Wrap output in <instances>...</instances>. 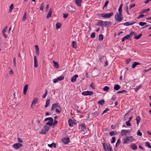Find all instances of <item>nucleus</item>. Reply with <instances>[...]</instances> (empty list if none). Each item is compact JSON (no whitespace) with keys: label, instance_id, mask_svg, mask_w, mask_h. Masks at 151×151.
Listing matches in <instances>:
<instances>
[{"label":"nucleus","instance_id":"3c124183","mask_svg":"<svg viewBox=\"0 0 151 151\" xmlns=\"http://www.w3.org/2000/svg\"><path fill=\"white\" fill-rule=\"evenodd\" d=\"M126 125L128 127L130 126L131 125V123H130V121H127L126 122Z\"/></svg>","mask_w":151,"mask_h":151},{"label":"nucleus","instance_id":"338daca9","mask_svg":"<svg viewBox=\"0 0 151 151\" xmlns=\"http://www.w3.org/2000/svg\"><path fill=\"white\" fill-rule=\"evenodd\" d=\"M43 4V3H42L40 7V10H42V11H43V9L44 7Z\"/></svg>","mask_w":151,"mask_h":151},{"label":"nucleus","instance_id":"864d4df0","mask_svg":"<svg viewBox=\"0 0 151 151\" xmlns=\"http://www.w3.org/2000/svg\"><path fill=\"white\" fill-rule=\"evenodd\" d=\"M146 24V23L142 22H140L139 23V25L141 26H143Z\"/></svg>","mask_w":151,"mask_h":151},{"label":"nucleus","instance_id":"de8ad7c7","mask_svg":"<svg viewBox=\"0 0 151 151\" xmlns=\"http://www.w3.org/2000/svg\"><path fill=\"white\" fill-rule=\"evenodd\" d=\"M109 3V1H107L105 3L104 6L103 7V9H104V8H106L108 4Z\"/></svg>","mask_w":151,"mask_h":151},{"label":"nucleus","instance_id":"e2e57ef3","mask_svg":"<svg viewBox=\"0 0 151 151\" xmlns=\"http://www.w3.org/2000/svg\"><path fill=\"white\" fill-rule=\"evenodd\" d=\"M53 82L54 83H57L58 81H59L58 79V78H56L54 79L53 80Z\"/></svg>","mask_w":151,"mask_h":151},{"label":"nucleus","instance_id":"a18cd8bd","mask_svg":"<svg viewBox=\"0 0 151 151\" xmlns=\"http://www.w3.org/2000/svg\"><path fill=\"white\" fill-rule=\"evenodd\" d=\"M47 120H49V121H53V119L52 117H48L45 119L44 120V121H47Z\"/></svg>","mask_w":151,"mask_h":151},{"label":"nucleus","instance_id":"4468645a","mask_svg":"<svg viewBox=\"0 0 151 151\" xmlns=\"http://www.w3.org/2000/svg\"><path fill=\"white\" fill-rule=\"evenodd\" d=\"M110 23L111 22L109 21H104V26L106 27H108V25H109Z\"/></svg>","mask_w":151,"mask_h":151},{"label":"nucleus","instance_id":"69168bd1","mask_svg":"<svg viewBox=\"0 0 151 151\" xmlns=\"http://www.w3.org/2000/svg\"><path fill=\"white\" fill-rule=\"evenodd\" d=\"M18 142L19 143H22L23 142V141L22 139H20L19 137H18Z\"/></svg>","mask_w":151,"mask_h":151},{"label":"nucleus","instance_id":"4c0bfd02","mask_svg":"<svg viewBox=\"0 0 151 151\" xmlns=\"http://www.w3.org/2000/svg\"><path fill=\"white\" fill-rule=\"evenodd\" d=\"M145 146L149 148H151V146L150 145V143L148 142H145Z\"/></svg>","mask_w":151,"mask_h":151},{"label":"nucleus","instance_id":"4d7b16f0","mask_svg":"<svg viewBox=\"0 0 151 151\" xmlns=\"http://www.w3.org/2000/svg\"><path fill=\"white\" fill-rule=\"evenodd\" d=\"M7 30V27H6L4 28L2 31V33H5Z\"/></svg>","mask_w":151,"mask_h":151},{"label":"nucleus","instance_id":"f257e3e1","mask_svg":"<svg viewBox=\"0 0 151 151\" xmlns=\"http://www.w3.org/2000/svg\"><path fill=\"white\" fill-rule=\"evenodd\" d=\"M134 140V139L132 136H127L126 138L123 139V143L124 144H126L128 143V142H132Z\"/></svg>","mask_w":151,"mask_h":151},{"label":"nucleus","instance_id":"58836bf2","mask_svg":"<svg viewBox=\"0 0 151 151\" xmlns=\"http://www.w3.org/2000/svg\"><path fill=\"white\" fill-rule=\"evenodd\" d=\"M105 101L103 99L101 100L100 101H98V104H100V105H102V104H104V103Z\"/></svg>","mask_w":151,"mask_h":151},{"label":"nucleus","instance_id":"052dcab7","mask_svg":"<svg viewBox=\"0 0 151 151\" xmlns=\"http://www.w3.org/2000/svg\"><path fill=\"white\" fill-rule=\"evenodd\" d=\"M144 17V15L143 14L139 15L137 17V19H139L142 18H143Z\"/></svg>","mask_w":151,"mask_h":151},{"label":"nucleus","instance_id":"f704fd0d","mask_svg":"<svg viewBox=\"0 0 151 151\" xmlns=\"http://www.w3.org/2000/svg\"><path fill=\"white\" fill-rule=\"evenodd\" d=\"M77 42L75 41H73L72 43V45L73 48H76Z\"/></svg>","mask_w":151,"mask_h":151},{"label":"nucleus","instance_id":"6ab92c4d","mask_svg":"<svg viewBox=\"0 0 151 151\" xmlns=\"http://www.w3.org/2000/svg\"><path fill=\"white\" fill-rule=\"evenodd\" d=\"M140 64V63H139L137 62H134L132 65V68H134L137 65H139Z\"/></svg>","mask_w":151,"mask_h":151},{"label":"nucleus","instance_id":"603ef678","mask_svg":"<svg viewBox=\"0 0 151 151\" xmlns=\"http://www.w3.org/2000/svg\"><path fill=\"white\" fill-rule=\"evenodd\" d=\"M58 78L59 81H61L64 79V76H62L58 77Z\"/></svg>","mask_w":151,"mask_h":151},{"label":"nucleus","instance_id":"6e6552de","mask_svg":"<svg viewBox=\"0 0 151 151\" xmlns=\"http://www.w3.org/2000/svg\"><path fill=\"white\" fill-rule=\"evenodd\" d=\"M62 141L65 144H68L70 142V139L68 137H64L62 139Z\"/></svg>","mask_w":151,"mask_h":151},{"label":"nucleus","instance_id":"6e6d98bb","mask_svg":"<svg viewBox=\"0 0 151 151\" xmlns=\"http://www.w3.org/2000/svg\"><path fill=\"white\" fill-rule=\"evenodd\" d=\"M112 140L111 141V143H113L115 142V138L114 137H113L112 138Z\"/></svg>","mask_w":151,"mask_h":151},{"label":"nucleus","instance_id":"72a5a7b5","mask_svg":"<svg viewBox=\"0 0 151 151\" xmlns=\"http://www.w3.org/2000/svg\"><path fill=\"white\" fill-rule=\"evenodd\" d=\"M104 39V37L102 35H99V41H102Z\"/></svg>","mask_w":151,"mask_h":151},{"label":"nucleus","instance_id":"1a4fd4ad","mask_svg":"<svg viewBox=\"0 0 151 151\" xmlns=\"http://www.w3.org/2000/svg\"><path fill=\"white\" fill-rule=\"evenodd\" d=\"M68 122L69 125L70 127H73L74 125L76 124V123L71 119H69Z\"/></svg>","mask_w":151,"mask_h":151},{"label":"nucleus","instance_id":"09e8293b","mask_svg":"<svg viewBox=\"0 0 151 151\" xmlns=\"http://www.w3.org/2000/svg\"><path fill=\"white\" fill-rule=\"evenodd\" d=\"M136 33L134 32H131L129 36V37H131L132 35H136Z\"/></svg>","mask_w":151,"mask_h":151},{"label":"nucleus","instance_id":"412c9836","mask_svg":"<svg viewBox=\"0 0 151 151\" xmlns=\"http://www.w3.org/2000/svg\"><path fill=\"white\" fill-rule=\"evenodd\" d=\"M141 118L139 116H138L137 117L136 120L137 122V126L139 125V124L140 122Z\"/></svg>","mask_w":151,"mask_h":151},{"label":"nucleus","instance_id":"5701e85b","mask_svg":"<svg viewBox=\"0 0 151 151\" xmlns=\"http://www.w3.org/2000/svg\"><path fill=\"white\" fill-rule=\"evenodd\" d=\"M52 106L54 108L56 107H58V108H60V109H61V108L60 107V106L58 103H56L52 104Z\"/></svg>","mask_w":151,"mask_h":151},{"label":"nucleus","instance_id":"bb28decb","mask_svg":"<svg viewBox=\"0 0 151 151\" xmlns=\"http://www.w3.org/2000/svg\"><path fill=\"white\" fill-rule=\"evenodd\" d=\"M120 86L118 84L114 85V89L116 90H118L120 88Z\"/></svg>","mask_w":151,"mask_h":151},{"label":"nucleus","instance_id":"c85d7f7f","mask_svg":"<svg viewBox=\"0 0 151 151\" xmlns=\"http://www.w3.org/2000/svg\"><path fill=\"white\" fill-rule=\"evenodd\" d=\"M142 34L140 33L138 36H135L134 37V38L137 40H138L142 36Z\"/></svg>","mask_w":151,"mask_h":151},{"label":"nucleus","instance_id":"8fccbe9b","mask_svg":"<svg viewBox=\"0 0 151 151\" xmlns=\"http://www.w3.org/2000/svg\"><path fill=\"white\" fill-rule=\"evenodd\" d=\"M53 122V121H50L47 122V123L46 124V125H49L51 126L52 125Z\"/></svg>","mask_w":151,"mask_h":151},{"label":"nucleus","instance_id":"dca6fc26","mask_svg":"<svg viewBox=\"0 0 151 151\" xmlns=\"http://www.w3.org/2000/svg\"><path fill=\"white\" fill-rule=\"evenodd\" d=\"M28 88V85H25L24 87L23 90V93L25 95L26 93L27 89Z\"/></svg>","mask_w":151,"mask_h":151},{"label":"nucleus","instance_id":"2eb2a0df","mask_svg":"<svg viewBox=\"0 0 151 151\" xmlns=\"http://www.w3.org/2000/svg\"><path fill=\"white\" fill-rule=\"evenodd\" d=\"M103 23L104 21H103L101 20H99L98 22L96 24V25L99 26H101L103 27H104Z\"/></svg>","mask_w":151,"mask_h":151},{"label":"nucleus","instance_id":"e433bc0d","mask_svg":"<svg viewBox=\"0 0 151 151\" xmlns=\"http://www.w3.org/2000/svg\"><path fill=\"white\" fill-rule=\"evenodd\" d=\"M47 131L45 130L42 129L40 133L41 134H46Z\"/></svg>","mask_w":151,"mask_h":151},{"label":"nucleus","instance_id":"f8f14e48","mask_svg":"<svg viewBox=\"0 0 151 151\" xmlns=\"http://www.w3.org/2000/svg\"><path fill=\"white\" fill-rule=\"evenodd\" d=\"M119 133V131L118 132L116 131H111L110 132L109 134L111 136H112L114 135H117Z\"/></svg>","mask_w":151,"mask_h":151},{"label":"nucleus","instance_id":"a211bd4d","mask_svg":"<svg viewBox=\"0 0 151 151\" xmlns=\"http://www.w3.org/2000/svg\"><path fill=\"white\" fill-rule=\"evenodd\" d=\"M82 0H76L75 1V3L79 6H81V2Z\"/></svg>","mask_w":151,"mask_h":151},{"label":"nucleus","instance_id":"7ed1b4c3","mask_svg":"<svg viewBox=\"0 0 151 151\" xmlns=\"http://www.w3.org/2000/svg\"><path fill=\"white\" fill-rule=\"evenodd\" d=\"M114 19L117 22H121L123 19L122 15V14H120L119 15L117 12L115 16Z\"/></svg>","mask_w":151,"mask_h":151},{"label":"nucleus","instance_id":"9b49d317","mask_svg":"<svg viewBox=\"0 0 151 151\" xmlns=\"http://www.w3.org/2000/svg\"><path fill=\"white\" fill-rule=\"evenodd\" d=\"M78 77V75L76 74L73 76L71 78V81L72 82H75L76 81V78Z\"/></svg>","mask_w":151,"mask_h":151},{"label":"nucleus","instance_id":"39448f33","mask_svg":"<svg viewBox=\"0 0 151 151\" xmlns=\"http://www.w3.org/2000/svg\"><path fill=\"white\" fill-rule=\"evenodd\" d=\"M79 126H81V131L84 133L86 131V125L85 124L82 123L79 124Z\"/></svg>","mask_w":151,"mask_h":151},{"label":"nucleus","instance_id":"13d9d810","mask_svg":"<svg viewBox=\"0 0 151 151\" xmlns=\"http://www.w3.org/2000/svg\"><path fill=\"white\" fill-rule=\"evenodd\" d=\"M137 134L139 136H141L142 135V133L140 132L139 130H138L137 133Z\"/></svg>","mask_w":151,"mask_h":151},{"label":"nucleus","instance_id":"b1692460","mask_svg":"<svg viewBox=\"0 0 151 151\" xmlns=\"http://www.w3.org/2000/svg\"><path fill=\"white\" fill-rule=\"evenodd\" d=\"M50 104V99H48L46 101L45 107L47 108L49 106Z\"/></svg>","mask_w":151,"mask_h":151},{"label":"nucleus","instance_id":"0e129e2a","mask_svg":"<svg viewBox=\"0 0 151 151\" xmlns=\"http://www.w3.org/2000/svg\"><path fill=\"white\" fill-rule=\"evenodd\" d=\"M122 8H119L118 11L119 12V13H118V14H119L120 15V14H122Z\"/></svg>","mask_w":151,"mask_h":151},{"label":"nucleus","instance_id":"423d86ee","mask_svg":"<svg viewBox=\"0 0 151 151\" xmlns=\"http://www.w3.org/2000/svg\"><path fill=\"white\" fill-rule=\"evenodd\" d=\"M22 145L20 143H17L12 145L13 147L15 150H18L22 146Z\"/></svg>","mask_w":151,"mask_h":151},{"label":"nucleus","instance_id":"c03bdc74","mask_svg":"<svg viewBox=\"0 0 151 151\" xmlns=\"http://www.w3.org/2000/svg\"><path fill=\"white\" fill-rule=\"evenodd\" d=\"M120 139H119L117 140V142H116V144L115 146H116V147H117L118 146H119V145H120Z\"/></svg>","mask_w":151,"mask_h":151},{"label":"nucleus","instance_id":"a878e982","mask_svg":"<svg viewBox=\"0 0 151 151\" xmlns=\"http://www.w3.org/2000/svg\"><path fill=\"white\" fill-rule=\"evenodd\" d=\"M129 38V35H127L122 38V41L124 42L126 40H128Z\"/></svg>","mask_w":151,"mask_h":151},{"label":"nucleus","instance_id":"aec40b11","mask_svg":"<svg viewBox=\"0 0 151 151\" xmlns=\"http://www.w3.org/2000/svg\"><path fill=\"white\" fill-rule=\"evenodd\" d=\"M131 147L133 150H136L137 148V146L134 143H132L131 145Z\"/></svg>","mask_w":151,"mask_h":151},{"label":"nucleus","instance_id":"5fc2aeb1","mask_svg":"<svg viewBox=\"0 0 151 151\" xmlns=\"http://www.w3.org/2000/svg\"><path fill=\"white\" fill-rule=\"evenodd\" d=\"M95 32H93L91 34V38H95Z\"/></svg>","mask_w":151,"mask_h":151},{"label":"nucleus","instance_id":"7c9ffc66","mask_svg":"<svg viewBox=\"0 0 151 151\" xmlns=\"http://www.w3.org/2000/svg\"><path fill=\"white\" fill-rule=\"evenodd\" d=\"M14 6V4H12L9 7V12H11Z\"/></svg>","mask_w":151,"mask_h":151},{"label":"nucleus","instance_id":"37998d69","mask_svg":"<svg viewBox=\"0 0 151 151\" xmlns=\"http://www.w3.org/2000/svg\"><path fill=\"white\" fill-rule=\"evenodd\" d=\"M109 87L107 86H105L103 88V90L104 91H108L109 90Z\"/></svg>","mask_w":151,"mask_h":151},{"label":"nucleus","instance_id":"c9c22d12","mask_svg":"<svg viewBox=\"0 0 151 151\" xmlns=\"http://www.w3.org/2000/svg\"><path fill=\"white\" fill-rule=\"evenodd\" d=\"M26 19V12H24L23 16L22 17V20L23 21H24Z\"/></svg>","mask_w":151,"mask_h":151},{"label":"nucleus","instance_id":"774afa93","mask_svg":"<svg viewBox=\"0 0 151 151\" xmlns=\"http://www.w3.org/2000/svg\"><path fill=\"white\" fill-rule=\"evenodd\" d=\"M151 70V67H150L148 70H145L143 71L144 72V73H145L146 72H149V71H150Z\"/></svg>","mask_w":151,"mask_h":151},{"label":"nucleus","instance_id":"393cba45","mask_svg":"<svg viewBox=\"0 0 151 151\" xmlns=\"http://www.w3.org/2000/svg\"><path fill=\"white\" fill-rule=\"evenodd\" d=\"M52 12V11L51 9H50L49 10V12H48L47 15L46 17L47 19H48L50 17H51V14Z\"/></svg>","mask_w":151,"mask_h":151},{"label":"nucleus","instance_id":"49530a36","mask_svg":"<svg viewBox=\"0 0 151 151\" xmlns=\"http://www.w3.org/2000/svg\"><path fill=\"white\" fill-rule=\"evenodd\" d=\"M104 58L106 60V58H105L104 56H103L101 57V58H99V60H100V62H103V60H104Z\"/></svg>","mask_w":151,"mask_h":151},{"label":"nucleus","instance_id":"ddd939ff","mask_svg":"<svg viewBox=\"0 0 151 151\" xmlns=\"http://www.w3.org/2000/svg\"><path fill=\"white\" fill-rule=\"evenodd\" d=\"M135 23V22H132V21L131 22H126L125 23L123 24L124 25L126 26H128L130 25H132Z\"/></svg>","mask_w":151,"mask_h":151},{"label":"nucleus","instance_id":"ea45409f","mask_svg":"<svg viewBox=\"0 0 151 151\" xmlns=\"http://www.w3.org/2000/svg\"><path fill=\"white\" fill-rule=\"evenodd\" d=\"M56 29H59L61 27V24L60 23H57L56 24Z\"/></svg>","mask_w":151,"mask_h":151},{"label":"nucleus","instance_id":"c756f323","mask_svg":"<svg viewBox=\"0 0 151 151\" xmlns=\"http://www.w3.org/2000/svg\"><path fill=\"white\" fill-rule=\"evenodd\" d=\"M53 62L54 64V66L56 68H58L59 67V65L57 62H55L54 60L53 61Z\"/></svg>","mask_w":151,"mask_h":151},{"label":"nucleus","instance_id":"f3484780","mask_svg":"<svg viewBox=\"0 0 151 151\" xmlns=\"http://www.w3.org/2000/svg\"><path fill=\"white\" fill-rule=\"evenodd\" d=\"M34 66L35 68H37L38 66L37 61V59L36 57V56H35L34 58Z\"/></svg>","mask_w":151,"mask_h":151},{"label":"nucleus","instance_id":"680f3d73","mask_svg":"<svg viewBox=\"0 0 151 151\" xmlns=\"http://www.w3.org/2000/svg\"><path fill=\"white\" fill-rule=\"evenodd\" d=\"M116 97L114 95H113L111 98V99L112 100L114 101L116 100Z\"/></svg>","mask_w":151,"mask_h":151},{"label":"nucleus","instance_id":"473e14b6","mask_svg":"<svg viewBox=\"0 0 151 151\" xmlns=\"http://www.w3.org/2000/svg\"><path fill=\"white\" fill-rule=\"evenodd\" d=\"M142 87V85H140L139 86H137L135 89V91L136 92L140 88Z\"/></svg>","mask_w":151,"mask_h":151},{"label":"nucleus","instance_id":"bf43d9fd","mask_svg":"<svg viewBox=\"0 0 151 151\" xmlns=\"http://www.w3.org/2000/svg\"><path fill=\"white\" fill-rule=\"evenodd\" d=\"M109 109L108 108H106L105 109V110L103 111L102 115L103 114H104L107 111H109Z\"/></svg>","mask_w":151,"mask_h":151},{"label":"nucleus","instance_id":"f03ea898","mask_svg":"<svg viewBox=\"0 0 151 151\" xmlns=\"http://www.w3.org/2000/svg\"><path fill=\"white\" fill-rule=\"evenodd\" d=\"M113 14L114 13L111 12L109 13H104L100 14L99 15L104 18L108 19L111 17L113 16Z\"/></svg>","mask_w":151,"mask_h":151},{"label":"nucleus","instance_id":"4be33fe9","mask_svg":"<svg viewBox=\"0 0 151 151\" xmlns=\"http://www.w3.org/2000/svg\"><path fill=\"white\" fill-rule=\"evenodd\" d=\"M38 99L37 98H35L33 100L32 104L31 105V106L32 107L33 105H35L37 102Z\"/></svg>","mask_w":151,"mask_h":151},{"label":"nucleus","instance_id":"0eeeda50","mask_svg":"<svg viewBox=\"0 0 151 151\" xmlns=\"http://www.w3.org/2000/svg\"><path fill=\"white\" fill-rule=\"evenodd\" d=\"M93 92L91 91H83L82 93V94L84 96L88 95L91 96L93 94Z\"/></svg>","mask_w":151,"mask_h":151},{"label":"nucleus","instance_id":"2f4dec72","mask_svg":"<svg viewBox=\"0 0 151 151\" xmlns=\"http://www.w3.org/2000/svg\"><path fill=\"white\" fill-rule=\"evenodd\" d=\"M150 9L149 8L147 9H145V10H144L140 12V13H145L147 12H149L150 10Z\"/></svg>","mask_w":151,"mask_h":151},{"label":"nucleus","instance_id":"20e7f679","mask_svg":"<svg viewBox=\"0 0 151 151\" xmlns=\"http://www.w3.org/2000/svg\"><path fill=\"white\" fill-rule=\"evenodd\" d=\"M130 133L131 132L129 130H122L121 131V134L122 136L129 135Z\"/></svg>","mask_w":151,"mask_h":151},{"label":"nucleus","instance_id":"9d476101","mask_svg":"<svg viewBox=\"0 0 151 151\" xmlns=\"http://www.w3.org/2000/svg\"><path fill=\"white\" fill-rule=\"evenodd\" d=\"M100 112V110L98 109L97 111H96L94 113H91V114L92 115L93 117L94 118L98 115Z\"/></svg>","mask_w":151,"mask_h":151},{"label":"nucleus","instance_id":"79ce46f5","mask_svg":"<svg viewBox=\"0 0 151 151\" xmlns=\"http://www.w3.org/2000/svg\"><path fill=\"white\" fill-rule=\"evenodd\" d=\"M47 90H45V92L44 94H43V95L42 96V98L43 99H44L45 98L46 96H47Z\"/></svg>","mask_w":151,"mask_h":151},{"label":"nucleus","instance_id":"cd10ccee","mask_svg":"<svg viewBox=\"0 0 151 151\" xmlns=\"http://www.w3.org/2000/svg\"><path fill=\"white\" fill-rule=\"evenodd\" d=\"M107 147L108 151H113L112 147L110 144L108 145Z\"/></svg>","mask_w":151,"mask_h":151},{"label":"nucleus","instance_id":"a19ab883","mask_svg":"<svg viewBox=\"0 0 151 151\" xmlns=\"http://www.w3.org/2000/svg\"><path fill=\"white\" fill-rule=\"evenodd\" d=\"M44 127L45 129V130L47 132H48L50 129L49 127L47 126V125L44 126Z\"/></svg>","mask_w":151,"mask_h":151}]
</instances>
